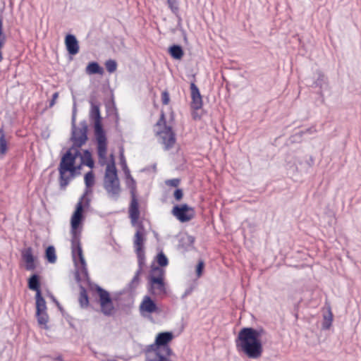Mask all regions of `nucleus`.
Wrapping results in <instances>:
<instances>
[{
  "mask_svg": "<svg viewBox=\"0 0 361 361\" xmlns=\"http://www.w3.org/2000/svg\"><path fill=\"white\" fill-rule=\"evenodd\" d=\"M91 200L87 198L84 204L78 202L75 210L71 218V254L74 266L75 267V279L78 283L82 281L80 270L87 281L88 288L92 290H95L100 296V301L102 309H105L107 305H111V298L106 290L97 283L92 282L87 268V263L83 255V252L80 243L81 232L82 224L85 219V210L90 205Z\"/></svg>",
  "mask_w": 361,
  "mask_h": 361,
  "instance_id": "nucleus-1",
  "label": "nucleus"
},
{
  "mask_svg": "<svg viewBox=\"0 0 361 361\" xmlns=\"http://www.w3.org/2000/svg\"><path fill=\"white\" fill-rule=\"evenodd\" d=\"M266 334L267 331L262 326L243 327L235 340L237 350L250 359L259 358L263 353L262 337Z\"/></svg>",
  "mask_w": 361,
  "mask_h": 361,
  "instance_id": "nucleus-2",
  "label": "nucleus"
},
{
  "mask_svg": "<svg viewBox=\"0 0 361 361\" xmlns=\"http://www.w3.org/2000/svg\"><path fill=\"white\" fill-rule=\"evenodd\" d=\"M77 106L74 102L71 116V135L70 140L73 145L63 153L60 160L76 161L77 158L82 156L80 149L86 144L88 140V125L86 120L80 122V128L76 126Z\"/></svg>",
  "mask_w": 361,
  "mask_h": 361,
  "instance_id": "nucleus-3",
  "label": "nucleus"
},
{
  "mask_svg": "<svg viewBox=\"0 0 361 361\" xmlns=\"http://www.w3.org/2000/svg\"><path fill=\"white\" fill-rule=\"evenodd\" d=\"M90 109L89 117L93 122V131L94 142L97 145V154L99 159H106L108 139L106 130L102 123L100 111V102L97 100L95 94H91L89 99Z\"/></svg>",
  "mask_w": 361,
  "mask_h": 361,
  "instance_id": "nucleus-4",
  "label": "nucleus"
},
{
  "mask_svg": "<svg viewBox=\"0 0 361 361\" xmlns=\"http://www.w3.org/2000/svg\"><path fill=\"white\" fill-rule=\"evenodd\" d=\"M145 227L142 222L138 224V229L134 235V247L137 257L138 268L132 279L123 289L132 291L134 293L140 283V276L142 273L143 267L145 266Z\"/></svg>",
  "mask_w": 361,
  "mask_h": 361,
  "instance_id": "nucleus-5",
  "label": "nucleus"
},
{
  "mask_svg": "<svg viewBox=\"0 0 361 361\" xmlns=\"http://www.w3.org/2000/svg\"><path fill=\"white\" fill-rule=\"evenodd\" d=\"M154 133L164 145L165 150L171 149L176 141V133L172 126L167 125L165 113L161 111L160 117L154 126Z\"/></svg>",
  "mask_w": 361,
  "mask_h": 361,
  "instance_id": "nucleus-6",
  "label": "nucleus"
},
{
  "mask_svg": "<svg viewBox=\"0 0 361 361\" xmlns=\"http://www.w3.org/2000/svg\"><path fill=\"white\" fill-rule=\"evenodd\" d=\"M104 188L111 196L115 197L116 200L118 199L121 192V185L115 163V157L113 154H110L109 162L106 168Z\"/></svg>",
  "mask_w": 361,
  "mask_h": 361,
  "instance_id": "nucleus-7",
  "label": "nucleus"
},
{
  "mask_svg": "<svg viewBox=\"0 0 361 361\" xmlns=\"http://www.w3.org/2000/svg\"><path fill=\"white\" fill-rule=\"evenodd\" d=\"M147 279V288L150 295H156L157 292L163 295L167 293L166 283L165 282V270L164 269L156 267L152 263L150 266V270Z\"/></svg>",
  "mask_w": 361,
  "mask_h": 361,
  "instance_id": "nucleus-8",
  "label": "nucleus"
},
{
  "mask_svg": "<svg viewBox=\"0 0 361 361\" xmlns=\"http://www.w3.org/2000/svg\"><path fill=\"white\" fill-rule=\"evenodd\" d=\"M82 166L80 163L76 164V161L60 160L58 171L61 190H65L71 180L80 174Z\"/></svg>",
  "mask_w": 361,
  "mask_h": 361,
  "instance_id": "nucleus-9",
  "label": "nucleus"
},
{
  "mask_svg": "<svg viewBox=\"0 0 361 361\" xmlns=\"http://www.w3.org/2000/svg\"><path fill=\"white\" fill-rule=\"evenodd\" d=\"M90 290L92 293H96L99 297L98 302L99 303L101 312L105 315V316H111L113 315L115 307L114 305V300L118 302V305L122 307H129L133 305L134 303V293H132V291H128L127 289H123L120 292L116 293L114 298H111V295H109V297L111 298V305H107V306L105 307V309H102V305L100 301V296L95 291L92 290L89 288ZM109 294L110 293L107 291Z\"/></svg>",
  "mask_w": 361,
  "mask_h": 361,
  "instance_id": "nucleus-10",
  "label": "nucleus"
},
{
  "mask_svg": "<svg viewBox=\"0 0 361 361\" xmlns=\"http://www.w3.org/2000/svg\"><path fill=\"white\" fill-rule=\"evenodd\" d=\"M125 178L126 184L127 188L130 190L131 197L128 208L129 218L130 219L131 224L133 226L137 225L138 227V224L141 221H138L140 216V211L138 199L137 197V183L131 174L126 176Z\"/></svg>",
  "mask_w": 361,
  "mask_h": 361,
  "instance_id": "nucleus-11",
  "label": "nucleus"
},
{
  "mask_svg": "<svg viewBox=\"0 0 361 361\" xmlns=\"http://www.w3.org/2000/svg\"><path fill=\"white\" fill-rule=\"evenodd\" d=\"M307 85L312 88H319L317 92L319 96V101L321 104H324L325 99L323 90L328 86V78L324 73L319 69L316 70L313 73V75L310 79H306Z\"/></svg>",
  "mask_w": 361,
  "mask_h": 361,
  "instance_id": "nucleus-12",
  "label": "nucleus"
},
{
  "mask_svg": "<svg viewBox=\"0 0 361 361\" xmlns=\"http://www.w3.org/2000/svg\"><path fill=\"white\" fill-rule=\"evenodd\" d=\"M139 309L141 316L149 319L152 322H154V319L152 314L154 313L159 314L161 312V310L157 305L155 300L148 295L143 297Z\"/></svg>",
  "mask_w": 361,
  "mask_h": 361,
  "instance_id": "nucleus-13",
  "label": "nucleus"
},
{
  "mask_svg": "<svg viewBox=\"0 0 361 361\" xmlns=\"http://www.w3.org/2000/svg\"><path fill=\"white\" fill-rule=\"evenodd\" d=\"M171 214L180 222L185 223L192 220L195 216V210L194 207L186 203L176 204L172 209Z\"/></svg>",
  "mask_w": 361,
  "mask_h": 361,
  "instance_id": "nucleus-14",
  "label": "nucleus"
},
{
  "mask_svg": "<svg viewBox=\"0 0 361 361\" xmlns=\"http://www.w3.org/2000/svg\"><path fill=\"white\" fill-rule=\"evenodd\" d=\"M35 317L39 325H45L44 329H47L46 326L47 323L49 321V315L47 312V304L46 300L42 296V293L35 294Z\"/></svg>",
  "mask_w": 361,
  "mask_h": 361,
  "instance_id": "nucleus-15",
  "label": "nucleus"
},
{
  "mask_svg": "<svg viewBox=\"0 0 361 361\" xmlns=\"http://www.w3.org/2000/svg\"><path fill=\"white\" fill-rule=\"evenodd\" d=\"M21 257L25 263V269L27 271H33L36 269L37 257L32 254V248L27 247L21 250Z\"/></svg>",
  "mask_w": 361,
  "mask_h": 361,
  "instance_id": "nucleus-16",
  "label": "nucleus"
},
{
  "mask_svg": "<svg viewBox=\"0 0 361 361\" xmlns=\"http://www.w3.org/2000/svg\"><path fill=\"white\" fill-rule=\"evenodd\" d=\"M190 93L192 102L190 104L191 109L194 110H199L202 107V97L201 95L199 87L196 85L195 82L190 83Z\"/></svg>",
  "mask_w": 361,
  "mask_h": 361,
  "instance_id": "nucleus-17",
  "label": "nucleus"
},
{
  "mask_svg": "<svg viewBox=\"0 0 361 361\" xmlns=\"http://www.w3.org/2000/svg\"><path fill=\"white\" fill-rule=\"evenodd\" d=\"M66 49L71 56L76 55L80 51L79 42L73 34L68 33L65 36Z\"/></svg>",
  "mask_w": 361,
  "mask_h": 361,
  "instance_id": "nucleus-18",
  "label": "nucleus"
},
{
  "mask_svg": "<svg viewBox=\"0 0 361 361\" xmlns=\"http://www.w3.org/2000/svg\"><path fill=\"white\" fill-rule=\"evenodd\" d=\"M195 238L191 235L185 233L178 240V248L182 250L183 252L193 250L195 249L194 244Z\"/></svg>",
  "mask_w": 361,
  "mask_h": 361,
  "instance_id": "nucleus-19",
  "label": "nucleus"
},
{
  "mask_svg": "<svg viewBox=\"0 0 361 361\" xmlns=\"http://www.w3.org/2000/svg\"><path fill=\"white\" fill-rule=\"evenodd\" d=\"M173 338V334L171 331H163L156 336L155 341L161 350V348L169 345Z\"/></svg>",
  "mask_w": 361,
  "mask_h": 361,
  "instance_id": "nucleus-20",
  "label": "nucleus"
},
{
  "mask_svg": "<svg viewBox=\"0 0 361 361\" xmlns=\"http://www.w3.org/2000/svg\"><path fill=\"white\" fill-rule=\"evenodd\" d=\"M27 287L30 290L35 291V294L42 293L41 277L37 273L32 274L27 279Z\"/></svg>",
  "mask_w": 361,
  "mask_h": 361,
  "instance_id": "nucleus-21",
  "label": "nucleus"
},
{
  "mask_svg": "<svg viewBox=\"0 0 361 361\" xmlns=\"http://www.w3.org/2000/svg\"><path fill=\"white\" fill-rule=\"evenodd\" d=\"M168 53L175 60H181L184 56V50L181 45L173 44L168 48Z\"/></svg>",
  "mask_w": 361,
  "mask_h": 361,
  "instance_id": "nucleus-22",
  "label": "nucleus"
},
{
  "mask_svg": "<svg viewBox=\"0 0 361 361\" xmlns=\"http://www.w3.org/2000/svg\"><path fill=\"white\" fill-rule=\"evenodd\" d=\"M85 72L87 74L92 75H103L104 73V68L99 65L97 61H92L87 63L85 68Z\"/></svg>",
  "mask_w": 361,
  "mask_h": 361,
  "instance_id": "nucleus-23",
  "label": "nucleus"
},
{
  "mask_svg": "<svg viewBox=\"0 0 361 361\" xmlns=\"http://www.w3.org/2000/svg\"><path fill=\"white\" fill-rule=\"evenodd\" d=\"M80 164L82 166H86L92 169L94 167V160L92 157V153L90 149H86L82 151V156H81Z\"/></svg>",
  "mask_w": 361,
  "mask_h": 361,
  "instance_id": "nucleus-24",
  "label": "nucleus"
},
{
  "mask_svg": "<svg viewBox=\"0 0 361 361\" xmlns=\"http://www.w3.org/2000/svg\"><path fill=\"white\" fill-rule=\"evenodd\" d=\"M44 259L49 264H54L57 260V255L55 247L52 245H48L44 250Z\"/></svg>",
  "mask_w": 361,
  "mask_h": 361,
  "instance_id": "nucleus-25",
  "label": "nucleus"
},
{
  "mask_svg": "<svg viewBox=\"0 0 361 361\" xmlns=\"http://www.w3.org/2000/svg\"><path fill=\"white\" fill-rule=\"evenodd\" d=\"M80 295L79 303L81 308H87L90 305V298L87 294V289L81 284L79 285Z\"/></svg>",
  "mask_w": 361,
  "mask_h": 361,
  "instance_id": "nucleus-26",
  "label": "nucleus"
},
{
  "mask_svg": "<svg viewBox=\"0 0 361 361\" xmlns=\"http://www.w3.org/2000/svg\"><path fill=\"white\" fill-rule=\"evenodd\" d=\"M8 149V144L3 127L0 128V157L4 156Z\"/></svg>",
  "mask_w": 361,
  "mask_h": 361,
  "instance_id": "nucleus-27",
  "label": "nucleus"
},
{
  "mask_svg": "<svg viewBox=\"0 0 361 361\" xmlns=\"http://www.w3.org/2000/svg\"><path fill=\"white\" fill-rule=\"evenodd\" d=\"M154 261L157 263L156 267L164 269L169 264V259L162 250L159 252L154 257Z\"/></svg>",
  "mask_w": 361,
  "mask_h": 361,
  "instance_id": "nucleus-28",
  "label": "nucleus"
},
{
  "mask_svg": "<svg viewBox=\"0 0 361 361\" xmlns=\"http://www.w3.org/2000/svg\"><path fill=\"white\" fill-rule=\"evenodd\" d=\"M119 159L120 164L122 168V170L123 171L125 176L130 174V171L127 165L126 157L124 156V151L123 147H121L119 149Z\"/></svg>",
  "mask_w": 361,
  "mask_h": 361,
  "instance_id": "nucleus-29",
  "label": "nucleus"
},
{
  "mask_svg": "<svg viewBox=\"0 0 361 361\" xmlns=\"http://www.w3.org/2000/svg\"><path fill=\"white\" fill-rule=\"evenodd\" d=\"M85 185L87 188H92L95 183V176L93 171L91 169L87 172L84 176Z\"/></svg>",
  "mask_w": 361,
  "mask_h": 361,
  "instance_id": "nucleus-30",
  "label": "nucleus"
},
{
  "mask_svg": "<svg viewBox=\"0 0 361 361\" xmlns=\"http://www.w3.org/2000/svg\"><path fill=\"white\" fill-rule=\"evenodd\" d=\"M334 315L330 310L329 309L328 315L324 316V321L322 322V329H329L332 324Z\"/></svg>",
  "mask_w": 361,
  "mask_h": 361,
  "instance_id": "nucleus-31",
  "label": "nucleus"
},
{
  "mask_svg": "<svg viewBox=\"0 0 361 361\" xmlns=\"http://www.w3.org/2000/svg\"><path fill=\"white\" fill-rule=\"evenodd\" d=\"M205 262L202 259H200L195 266V274L197 279L200 278L204 271Z\"/></svg>",
  "mask_w": 361,
  "mask_h": 361,
  "instance_id": "nucleus-32",
  "label": "nucleus"
},
{
  "mask_svg": "<svg viewBox=\"0 0 361 361\" xmlns=\"http://www.w3.org/2000/svg\"><path fill=\"white\" fill-rule=\"evenodd\" d=\"M197 280H193L192 282H190V284L188 285V287L185 290V292L182 295L181 299L183 300L190 295H191L193 290L197 288Z\"/></svg>",
  "mask_w": 361,
  "mask_h": 361,
  "instance_id": "nucleus-33",
  "label": "nucleus"
},
{
  "mask_svg": "<svg viewBox=\"0 0 361 361\" xmlns=\"http://www.w3.org/2000/svg\"><path fill=\"white\" fill-rule=\"evenodd\" d=\"M144 352H145V353L146 355V357L147 355L150 356L149 353H152V352H154V356H156L157 352H161V350L158 347V345L157 344L156 341H154V342L153 343L146 346V348L144 350Z\"/></svg>",
  "mask_w": 361,
  "mask_h": 361,
  "instance_id": "nucleus-34",
  "label": "nucleus"
},
{
  "mask_svg": "<svg viewBox=\"0 0 361 361\" xmlns=\"http://www.w3.org/2000/svg\"><path fill=\"white\" fill-rule=\"evenodd\" d=\"M105 68L109 73H114L117 69V62L114 59H109L105 62Z\"/></svg>",
  "mask_w": 361,
  "mask_h": 361,
  "instance_id": "nucleus-35",
  "label": "nucleus"
},
{
  "mask_svg": "<svg viewBox=\"0 0 361 361\" xmlns=\"http://www.w3.org/2000/svg\"><path fill=\"white\" fill-rule=\"evenodd\" d=\"M167 4L171 12L178 16L179 6L178 0H167Z\"/></svg>",
  "mask_w": 361,
  "mask_h": 361,
  "instance_id": "nucleus-36",
  "label": "nucleus"
},
{
  "mask_svg": "<svg viewBox=\"0 0 361 361\" xmlns=\"http://www.w3.org/2000/svg\"><path fill=\"white\" fill-rule=\"evenodd\" d=\"M147 361H172L170 358L166 357V355H164L161 352H157V355L154 357H151L150 356H147Z\"/></svg>",
  "mask_w": 361,
  "mask_h": 361,
  "instance_id": "nucleus-37",
  "label": "nucleus"
},
{
  "mask_svg": "<svg viewBox=\"0 0 361 361\" xmlns=\"http://www.w3.org/2000/svg\"><path fill=\"white\" fill-rule=\"evenodd\" d=\"M305 133H312V128H307L305 132V131H300L299 133H296L295 135H292L290 137V142H293H293H300L302 135Z\"/></svg>",
  "mask_w": 361,
  "mask_h": 361,
  "instance_id": "nucleus-38",
  "label": "nucleus"
},
{
  "mask_svg": "<svg viewBox=\"0 0 361 361\" xmlns=\"http://www.w3.org/2000/svg\"><path fill=\"white\" fill-rule=\"evenodd\" d=\"M92 192V188H87L85 186V191L82 196L80 197L79 201L78 202H81V204H84L85 201L87 198H89L87 196Z\"/></svg>",
  "mask_w": 361,
  "mask_h": 361,
  "instance_id": "nucleus-39",
  "label": "nucleus"
},
{
  "mask_svg": "<svg viewBox=\"0 0 361 361\" xmlns=\"http://www.w3.org/2000/svg\"><path fill=\"white\" fill-rule=\"evenodd\" d=\"M184 193L182 188H177L173 191V196L176 201L180 202L183 197Z\"/></svg>",
  "mask_w": 361,
  "mask_h": 361,
  "instance_id": "nucleus-40",
  "label": "nucleus"
},
{
  "mask_svg": "<svg viewBox=\"0 0 361 361\" xmlns=\"http://www.w3.org/2000/svg\"><path fill=\"white\" fill-rule=\"evenodd\" d=\"M180 183V178H172V179H168L165 181V183L168 186L173 187L177 188L178 185Z\"/></svg>",
  "mask_w": 361,
  "mask_h": 361,
  "instance_id": "nucleus-41",
  "label": "nucleus"
},
{
  "mask_svg": "<svg viewBox=\"0 0 361 361\" xmlns=\"http://www.w3.org/2000/svg\"><path fill=\"white\" fill-rule=\"evenodd\" d=\"M170 102V94L168 90H164L161 92V102L164 105L169 104Z\"/></svg>",
  "mask_w": 361,
  "mask_h": 361,
  "instance_id": "nucleus-42",
  "label": "nucleus"
},
{
  "mask_svg": "<svg viewBox=\"0 0 361 361\" xmlns=\"http://www.w3.org/2000/svg\"><path fill=\"white\" fill-rule=\"evenodd\" d=\"M161 351H164V355H166V357H169V358L170 356L173 355V352L169 345L161 348Z\"/></svg>",
  "mask_w": 361,
  "mask_h": 361,
  "instance_id": "nucleus-43",
  "label": "nucleus"
},
{
  "mask_svg": "<svg viewBox=\"0 0 361 361\" xmlns=\"http://www.w3.org/2000/svg\"><path fill=\"white\" fill-rule=\"evenodd\" d=\"M58 97H59V92H55L52 94L51 99L49 101V105H48L49 108H51V107H53L54 106V104H56V99H58Z\"/></svg>",
  "mask_w": 361,
  "mask_h": 361,
  "instance_id": "nucleus-44",
  "label": "nucleus"
},
{
  "mask_svg": "<svg viewBox=\"0 0 361 361\" xmlns=\"http://www.w3.org/2000/svg\"><path fill=\"white\" fill-rule=\"evenodd\" d=\"M63 317H65L66 320L68 323L70 327L73 329H75V326L73 322L74 319L73 317H71V315H69L68 314H66Z\"/></svg>",
  "mask_w": 361,
  "mask_h": 361,
  "instance_id": "nucleus-45",
  "label": "nucleus"
},
{
  "mask_svg": "<svg viewBox=\"0 0 361 361\" xmlns=\"http://www.w3.org/2000/svg\"><path fill=\"white\" fill-rule=\"evenodd\" d=\"M6 40V38H0V62L3 59V54H2L1 49L4 46Z\"/></svg>",
  "mask_w": 361,
  "mask_h": 361,
  "instance_id": "nucleus-46",
  "label": "nucleus"
},
{
  "mask_svg": "<svg viewBox=\"0 0 361 361\" xmlns=\"http://www.w3.org/2000/svg\"><path fill=\"white\" fill-rule=\"evenodd\" d=\"M6 36L5 33L4 32V27H3V20L0 17V38H6Z\"/></svg>",
  "mask_w": 361,
  "mask_h": 361,
  "instance_id": "nucleus-47",
  "label": "nucleus"
},
{
  "mask_svg": "<svg viewBox=\"0 0 361 361\" xmlns=\"http://www.w3.org/2000/svg\"><path fill=\"white\" fill-rule=\"evenodd\" d=\"M306 164L310 167H312L314 164V159L312 156H310L309 159L305 161Z\"/></svg>",
  "mask_w": 361,
  "mask_h": 361,
  "instance_id": "nucleus-48",
  "label": "nucleus"
},
{
  "mask_svg": "<svg viewBox=\"0 0 361 361\" xmlns=\"http://www.w3.org/2000/svg\"><path fill=\"white\" fill-rule=\"evenodd\" d=\"M46 357H48L54 361H64L63 357L61 355H59L55 357H52L51 355H46Z\"/></svg>",
  "mask_w": 361,
  "mask_h": 361,
  "instance_id": "nucleus-49",
  "label": "nucleus"
},
{
  "mask_svg": "<svg viewBox=\"0 0 361 361\" xmlns=\"http://www.w3.org/2000/svg\"><path fill=\"white\" fill-rule=\"evenodd\" d=\"M49 296L51 298L52 301L55 302L56 306H59V302L56 300V298L53 295L52 293H49Z\"/></svg>",
  "mask_w": 361,
  "mask_h": 361,
  "instance_id": "nucleus-50",
  "label": "nucleus"
},
{
  "mask_svg": "<svg viewBox=\"0 0 361 361\" xmlns=\"http://www.w3.org/2000/svg\"><path fill=\"white\" fill-rule=\"evenodd\" d=\"M180 30H181V32H182V35H183V40H184V42H185V43H187V42H188V38H187V34H186V32H185V30H183V29H181Z\"/></svg>",
  "mask_w": 361,
  "mask_h": 361,
  "instance_id": "nucleus-51",
  "label": "nucleus"
},
{
  "mask_svg": "<svg viewBox=\"0 0 361 361\" xmlns=\"http://www.w3.org/2000/svg\"><path fill=\"white\" fill-rule=\"evenodd\" d=\"M192 118L195 120L200 119V116H198L196 113L192 114Z\"/></svg>",
  "mask_w": 361,
  "mask_h": 361,
  "instance_id": "nucleus-52",
  "label": "nucleus"
},
{
  "mask_svg": "<svg viewBox=\"0 0 361 361\" xmlns=\"http://www.w3.org/2000/svg\"><path fill=\"white\" fill-rule=\"evenodd\" d=\"M57 307H58L59 310L61 312L63 316H64L65 315V314L63 313L64 310H63V308L62 307V306L61 305V304L59 303V306H57Z\"/></svg>",
  "mask_w": 361,
  "mask_h": 361,
  "instance_id": "nucleus-53",
  "label": "nucleus"
},
{
  "mask_svg": "<svg viewBox=\"0 0 361 361\" xmlns=\"http://www.w3.org/2000/svg\"><path fill=\"white\" fill-rule=\"evenodd\" d=\"M178 19V25H180L181 24V18L180 16V15L178 14V16H176Z\"/></svg>",
  "mask_w": 361,
  "mask_h": 361,
  "instance_id": "nucleus-54",
  "label": "nucleus"
},
{
  "mask_svg": "<svg viewBox=\"0 0 361 361\" xmlns=\"http://www.w3.org/2000/svg\"><path fill=\"white\" fill-rule=\"evenodd\" d=\"M153 169L155 170L156 169V164H154L153 166Z\"/></svg>",
  "mask_w": 361,
  "mask_h": 361,
  "instance_id": "nucleus-55",
  "label": "nucleus"
},
{
  "mask_svg": "<svg viewBox=\"0 0 361 361\" xmlns=\"http://www.w3.org/2000/svg\"><path fill=\"white\" fill-rule=\"evenodd\" d=\"M295 317H296V319H298V314L297 313L295 314Z\"/></svg>",
  "mask_w": 361,
  "mask_h": 361,
  "instance_id": "nucleus-56",
  "label": "nucleus"
}]
</instances>
